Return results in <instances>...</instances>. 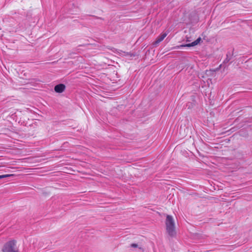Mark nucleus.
Segmentation results:
<instances>
[{
	"mask_svg": "<svg viewBox=\"0 0 252 252\" xmlns=\"http://www.w3.org/2000/svg\"><path fill=\"white\" fill-rule=\"evenodd\" d=\"M16 246V241L15 240L9 241L4 244L2 251L3 252H19Z\"/></svg>",
	"mask_w": 252,
	"mask_h": 252,
	"instance_id": "nucleus-2",
	"label": "nucleus"
},
{
	"mask_svg": "<svg viewBox=\"0 0 252 252\" xmlns=\"http://www.w3.org/2000/svg\"><path fill=\"white\" fill-rule=\"evenodd\" d=\"M14 176V174H5V175H0V179L4 178H6V177H11V176Z\"/></svg>",
	"mask_w": 252,
	"mask_h": 252,
	"instance_id": "nucleus-6",
	"label": "nucleus"
},
{
	"mask_svg": "<svg viewBox=\"0 0 252 252\" xmlns=\"http://www.w3.org/2000/svg\"><path fill=\"white\" fill-rule=\"evenodd\" d=\"M201 41H202V39H201V37H198L196 40L191 42V43L187 44L185 45H181V46L182 47L195 46L199 44L201 42Z\"/></svg>",
	"mask_w": 252,
	"mask_h": 252,
	"instance_id": "nucleus-4",
	"label": "nucleus"
},
{
	"mask_svg": "<svg viewBox=\"0 0 252 252\" xmlns=\"http://www.w3.org/2000/svg\"><path fill=\"white\" fill-rule=\"evenodd\" d=\"M167 33L166 32L161 33L154 42V44L157 45L163 40V39L166 36Z\"/></svg>",
	"mask_w": 252,
	"mask_h": 252,
	"instance_id": "nucleus-5",
	"label": "nucleus"
},
{
	"mask_svg": "<svg viewBox=\"0 0 252 252\" xmlns=\"http://www.w3.org/2000/svg\"><path fill=\"white\" fill-rule=\"evenodd\" d=\"M166 229L170 236H175L176 234L175 223L172 217L167 215L165 220Z\"/></svg>",
	"mask_w": 252,
	"mask_h": 252,
	"instance_id": "nucleus-1",
	"label": "nucleus"
},
{
	"mask_svg": "<svg viewBox=\"0 0 252 252\" xmlns=\"http://www.w3.org/2000/svg\"><path fill=\"white\" fill-rule=\"evenodd\" d=\"M65 89V86L63 84H60L56 85L55 87V91L58 93H61L63 92Z\"/></svg>",
	"mask_w": 252,
	"mask_h": 252,
	"instance_id": "nucleus-3",
	"label": "nucleus"
},
{
	"mask_svg": "<svg viewBox=\"0 0 252 252\" xmlns=\"http://www.w3.org/2000/svg\"><path fill=\"white\" fill-rule=\"evenodd\" d=\"M131 247L132 248H138V245L136 244H132L131 245Z\"/></svg>",
	"mask_w": 252,
	"mask_h": 252,
	"instance_id": "nucleus-7",
	"label": "nucleus"
}]
</instances>
